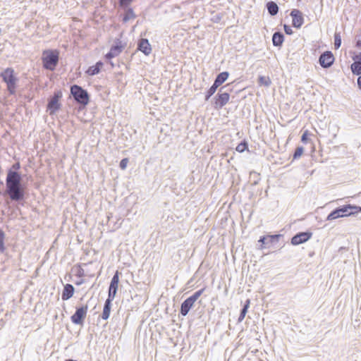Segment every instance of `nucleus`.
Masks as SVG:
<instances>
[{
  "label": "nucleus",
  "mask_w": 361,
  "mask_h": 361,
  "mask_svg": "<svg viewBox=\"0 0 361 361\" xmlns=\"http://www.w3.org/2000/svg\"><path fill=\"white\" fill-rule=\"evenodd\" d=\"M20 163L17 161L7 170L6 192L11 201L20 202L25 198L27 185L23 182V175L20 172Z\"/></svg>",
  "instance_id": "nucleus-1"
},
{
  "label": "nucleus",
  "mask_w": 361,
  "mask_h": 361,
  "mask_svg": "<svg viewBox=\"0 0 361 361\" xmlns=\"http://www.w3.org/2000/svg\"><path fill=\"white\" fill-rule=\"evenodd\" d=\"M361 212V207L346 204L333 209L327 216L326 221H332L342 217L355 216Z\"/></svg>",
  "instance_id": "nucleus-2"
},
{
  "label": "nucleus",
  "mask_w": 361,
  "mask_h": 361,
  "mask_svg": "<svg viewBox=\"0 0 361 361\" xmlns=\"http://www.w3.org/2000/svg\"><path fill=\"white\" fill-rule=\"evenodd\" d=\"M60 51L57 49H47L42 51L41 61L44 70L54 71L59 65Z\"/></svg>",
  "instance_id": "nucleus-3"
},
{
  "label": "nucleus",
  "mask_w": 361,
  "mask_h": 361,
  "mask_svg": "<svg viewBox=\"0 0 361 361\" xmlns=\"http://www.w3.org/2000/svg\"><path fill=\"white\" fill-rule=\"evenodd\" d=\"M0 77L2 81L6 83L9 94L14 95L16 92V87L19 81L14 69L11 67L4 69L0 73Z\"/></svg>",
  "instance_id": "nucleus-4"
},
{
  "label": "nucleus",
  "mask_w": 361,
  "mask_h": 361,
  "mask_svg": "<svg viewBox=\"0 0 361 361\" xmlns=\"http://www.w3.org/2000/svg\"><path fill=\"white\" fill-rule=\"evenodd\" d=\"M70 95L74 102L82 108H85L90 102V94L80 85H72L70 88Z\"/></svg>",
  "instance_id": "nucleus-5"
},
{
  "label": "nucleus",
  "mask_w": 361,
  "mask_h": 361,
  "mask_svg": "<svg viewBox=\"0 0 361 361\" xmlns=\"http://www.w3.org/2000/svg\"><path fill=\"white\" fill-rule=\"evenodd\" d=\"M229 86L230 84H227L221 87L217 94L214 97L212 102L215 109L219 110L222 109L228 102L230 99L228 90L231 91V89L229 88L227 91L224 92L223 90L228 87Z\"/></svg>",
  "instance_id": "nucleus-6"
},
{
  "label": "nucleus",
  "mask_w": 361,
  "mask_h": 361,
  "mask_svg": "<svg viewBox=\"0 0 361 361\" xmlns=\"http://www.w3.org/2000/svg\"><path fill=\"white\" fill-rule=\"evenodd\" d=\"M62 91L59 90H56L53 95L48 98L47 104V111L49 112V115H54L61 109L62 106L61 103V99L62 98Z\"/></svg>",
  "instance_id": "nucleus-7"
},
{
  "label": "nucleus",
  "mask_w": 361,
  "mask_h": 361,
  "mask_svg": "<svg viewBox=\"0 0 361 361\" xmlns=\"http://www.w3.org/2000/svg\"><path fill=\"white\" fill-rule=\"evenodd\" d=\"M283 237L282 234H267L259 237L257 243L259 244L257 249L264 250L269 248L271 245L279 243V240Z\"/></svg>",
  "instance_id": "nucleus-8"
},
{
  "label": "nucleus",
  "mask_w": 361,
  "mask_h": 361,
  "mask_svg": "<svg viewBox=\"0 0 361 361\" xmlns=\"http://www.w3.org/2000/svg\"><path fill=\"white\" fill-rule=\"evenodd\" d=\"M88 305H81L75 307V313L71 317V320L75 325L82 326L87 316Z\"/></svg>",
  "instance_id": "nucleus-9"
},
{
  "label": "nucleus",
  "mask_w": 361,
  "mask_h": 361,
  "mask_svg": "<svg viewBox=\"0 0 361 361\" xmlns=\"http://www.w3.org/2000/svg\"><path fill=\"white\" fill-rule=\"evenodd\" d=\"M126 43L123 44L121 39L116 38L111 46L110 50L104 56L106 60H111L118 56L125 48Z\"/></svg>",
  "instance_id": "nucleus-10"
},
{
  "label": "nucleus",
  "mask_w": 361,
  "mask_h": 361,
  "mask_svg": "<svg viewBox=\"0 0 361 361\" xmlns=\"http://www.w3.org/2000/svg\"><path fill=\"white\" fill-rule=\"evenodd\" d=\"M312 232L307 230L295 233L290 239L293 245H299L308 241L312 237Z\"/></svg>",
  "instance_id": "nucleus-11"
},
{
  "label": "nucleus",
  "mask_w": 361,
  "mask_h": 361,
  "mask_svg": "<svg viewBox=\"0 0 361 361\" xmlns=\"http://www.w3.org/2000/svg\"><path fill=\"white\" fill-rule=\"evenodd\" d=\"M335 61L334 56L331 51H325L319 57L318 63L323 68H329Z\"/></svg>",
  "instance_id": "nucleus-12"
},
{
  "label": "nucleus",
  "mask_w": 361,
  "mask_h": 361,
  "mask_svg": "<svg viewBox=\"0 0 361 361\" xmlns=\"http://www.w3.org/2000/svg\"><path fill=\"white\" fill-rule=\"evenodd\" d=\"M120 274L121 273L117 270L111 278L108 290V297L115 298L118 291Z\"/></svg>",
  "instance_id": "nucleus-13"
},
{
  "label": "nucleus",
  "mask_w": 361,
  "mask_h": 361,
  "mask_svg": "<svg viewBox=\"0 0 361 361\" xmlns=\"http://www.w3.org/2000/svg\"><path fill=\"white\" fill-rule=\"evenodd\" d=\"M292 18V25L296 28L300 29L304 23L303 13L298 9H292L290 13Z\"/></svg>",
  "instance_id": "nucleus-14"
},
{
  "label": "nucleus",
  "mask_w": 361,
  "mask_h": 361,
  "mask_svg": "<svg viewBox=\"0 0 361 361\" xmlns=\"http://www.w3.org/2000/svg\"><path fill=\"white\" fill-rule=\"evenodd\" d=\"M137 49L145 56H149L152 52V46L147 38H141L139 39Z\"/></svg>",
  "instance_id": "nucleus-15"
},
{
  "label": "nucleus",
  "mask_w": 361,
  "mask_h": 361,
  "mask_svg": "<svg viewBox=\"0 0 361 361\" xmlns=\"http://www.w3.org/2000/svg\"><path fill=\"white\" fill-rule=\"evenodd\" d=\"M195 302L192 301L189 297L186 298L180 305L179 314L185 317L190 310L194 307Z\"/></svg>",
  "instance_id": "nucleus-16"
},
{
  "label": "nucleus",
  "mask_w": 361,
  "mask_h": 361,
  "mask_svg": "<svg viewBox=\"0 0 361 361\" xmlns=\"http://www.w3.org/2000/svg\"><path fill=\"white\" fill-rule=\"evenodd\" d=\"M114 300L113 298L107 297L103 307L100 317L104 320H107L109 318L111 314V310L112 306V302Z\"/></svg>",
  "instance_id": "nucleus-17"
},
{
  "label": "nucleus",
  "mask_w": 361,
  "mask_h": 361,
  "mask_svg": "<svg viewBox=\"0 0 361 361\" xmlns=\"http://www.w3.org/2000/svg\"><path fill=\"white\" fill-rule=\"evenodd\" d=\"M75 293V288L71 283L63 285V289L61 293V299L66 301L71 298Z\"/></svg>",
  "instance_id": "nucleus-18"
},
{
  "label": "nucleus",
  "mask_w": 361,
  "mask_h": 361,
  "mask_svg": "<svg viewBox=\"0 0 361 361\" xmlns=\"http://www.w3.org/2000/svg\"><path fill=\"white\" fill-rule=\"evenodd\" d=\"M271 39L273 46L280 48L283 44L285 36L282 32L276 31L273 34Z\"/></svg>",
  "instance_id": "nucleus-19"
},
{
  "label": "nucleus",
  "mask_w": 361,
  "mask_h": 361,
  "mask_svg": "<svg viewBox=\"0 0 361 361\" xmlns=\"http://www.w3.org/2000/svg\"><path fill=\"white\" fill-rule=\"evenodd\" d=\"M103 66L104 63L102 61H98L95 64L87 68L86 73L90 76L96 75L99 73Z\"/></svg>",
  "instance_id": "nucleus-20"
},
{
  "label": "nucleus",
  "mask_w": 361,
  "mask_h": 361,
  "mask_svg": "<svg viewBox=\"0 0 361 361\" xmlns=\"http://www.w3.org/2000/svg\"><path fill=\"white\" fill-rule=\"evenodd\" d=\"M266 8L267 9L268 13L271 16H275L279 11V7L277 4L274 1H269L266 3Z\"/></svg>",
  "instance_id": "nucleus-21"
},
{
  "label": "nucleus",
  "mask_w": 361,
  "mask_h": 361,
  "mask_svg": "<svg viewBox=\"0 0 361 361\" xmlns=\"http://www.w3.org/2000/svg\"><path fill=\"white\" fill-rule=\"evenodd\" d=\"M230 73L228 71H223L216 75L214 82L219 87L225 82L229 77Z\"/></svg>",
  "instance_id": "nucleus-22"
},
{
  "label": "nucleus",
  "mask_w": 361,
  "mask_h": 361,
  "mask_svg": "<svg viewBox=\"0 0 361 361\" xmlns=\"http://www.w3.org/2000/svg\"><path fill=\"white\" fill-rule=\"evenodd\" d=\"M125 13L122 17L123 23H126L128 22L130 19H134L136 18V15L134 13L133 8H124Z\"/></svg>",
  "instance_id": "nucleus-23"
},
{
  "label": "nucleus",
  "mask_w": 361,
  "mask_h": 361,
  "mask_svg": "<svg viewBox=\"0 0 361 361\" xmlns=\"http://www.w3.org/2000/svg\"><path fill=\"white\" fill-rule=\"evenodd\" d=\"M219 86L214 82L211 87L204 93V100L208 101L212 95L216 92Z\"/></svg>",
  "instance_id": "nucleus-24"
},
{
  "label": "nucleus",
  "mask_w": 361,
  "mask_h": 361,
  "mask_svg": "<svg viewBox=\"0 0 361 361\" xmlns=\"http://www.w3.org/2000/svg\"><path fill=\"white\" fill-rule=\"evenodd\" d=\"M5 236L6 234L4 231L0 228V254H5L8 256V254L6 252V247L4 243Z\"/></svg>",
  "instance_id": "nucleus-25"
},
{
  "label": "nucleus",
  "mask_w": 361,
  "mask_h": 361,
  "mask_svg": "<svg viewBox=\"0 0 361 361\" xmlns=\"http://www.w3.org/2000/svg\"><path fill=\"white\" fill-rule=\"evenodd\" d=\"M257 82L260 86L269 87L271 84V81L269 77L259 75L257 78Z\"/></svg>",
  "instance_id": "nucleus-26"
},
{
  "label": "nucleus",
  "mask_w": 361,
  "mask_h": 361,
  "mask_svg": "<svg viewBox=\"0 0 361 361\" xmlns=\"http://www.w3.org/2000/svg\"><path fill=\"white\" fill-rule=\"evenodd\" d=\"M350 70L353 75H361V63H359L355 60L350 65Z\"/></svg>",
  "instance_id": "nucleus-27"
},
{
  "label": "nucleus",
  "mask_w": 361,
  "mask_h": 361,
  "mask_svg": "<svg viewBox=\"0 0 361 361\" xmlns=\"http://www.w3.org/2000/svg\"><path fill=\"white\" fill-rule=\"evenodd\" d=\"M334 46L335 49H339L341 46V42H342L340 32H335L334 35Z\"/></svg>",
  "instance_id": "nucleus-28"
},
{
  "label": "nucleus",
  "mask_w": 361,
  "mask_h": 361,
  "mask_svg": "<svg viewBox=\"0 0 361 361\" xmlns=\"http://www.w3.org/2000/svg\"><path fill=\"white\" fill-rule=\"evenodd\" d=\"M247 149L248 142L246 140H243L235 147V150L240 153H243Z\"/></svg>",
  "instance_id": "nucleus-29"
},
{
  "label": "nucleus",
  "mask_w": 361,
  "mask_h": 361,
  "mask_svg": "<svg viewBox=\"0 0 361 361\" xmlns=\"http://www.w3.org/2000/svg\"><path fill=\"white\" fill-rule=\"evenodd\" d=\"M303 153L304 147L302 146L297 147L293 154V160L298 159L301 157Z\"/></svg>",
  "instance_id": "nucleus-30"
},
{
  "label": "nucleus",
  "mask_w": 361,
  "mask_h": 361,
  "mask_svg": "<svg viewBox=\"0 0 361 361\" xmlns=\"http://www.w3.org/2000/svg\"><path fill=\"white\" fill-rule=\"evenodd\" d=\"M205 290V288H203L202 289H200L195 292L192 295H190L189 298L194 301L195 302L198 300V298L202 295Z\"/></svg>",
  "instance_id": "nucleus-31"
},
{
  "label": "nucleus",
  "mask_w": 361,
  "mask_h": 361,
  "mask_svg": "<svg viewBox=\"0 0 361 361\" xmlns=\"http://www.w3.org/2000/svg\"><path fill=\"white\" fill-rule=\"evenodd\" d=\"M121 8H131L130 6L134 0H118Z\"/></svg>",
  "instance_id": "nucleus-32"
},
{
  "label": "nucleus",
  "mask_w": 361,
  "mask_h": 361,
  "mask_svg": "<svg viewBox=\"0 0 361 361\" xmlns=\"http://www.w3.org/2000/svg\"><path fill=\"white\" fill-rule=\"evenodd\" d=\"M310 133L309 132L308 130H306L303 132L302 136H301V142H303L304 144H307L310 140Z\"/></svg>",
  "instance_id": "nucleus-33"
},
{
  "label": "nucleus",
  "mask_w": 361,
  "mask_h": 361,
  "mask_svg": "<svg viewBox=\"0 0 361 361\" xmlns=\"http://www.w3.org/2000/svg\"><path fill=\"white\" fill-rule=\"evenodd\" d=\"M129 162L128 158H123L119 163V167L121 170H125L127 167L128 163Z\"/></svg>",
  "instance_id": "nucleus-34"
},
{
  "label": "nucleus",
  "mask_w": 361,
  "mask_h": 361,
  "mask_svg": "<svg viewBox=\"0 0 361 361\" xmlns=\"http://www.w3.org/2000/svg\"><path fill=\"white\" fill-rule=\"evenodd\" d=\"M247 312V310L245 308H241V310L240 311V314H239V317H238V323L243 322V320L244 319Z\"/></svg>",
  "instance_id": "nucleus-35"
},
{
  "label": "nucleus",
  "mask_w": 361,
  "mask_h": 361,
  "mask_svg": "<svg viewBox=\"0 0 361 361\" xmlns=\"http://www.w3.org/2000/svg\"><path fill=\"white\" fill-rule=\"evenodd\" d=\"M222 18L223 15L221 13H217L212 18L211 20L213 23H219L221 20Z\"/></svg>",
  "instance_id": "nucleus-36"
},
{
  "label": "nucleus",
  "mask_w": 361,
  "mask_h": 361,
  "mask_svg": "<svg viewBox=\"0 0 361 361\" xmlns=\"http://www.w3.org/2000/svg\"><path fill=\"white\" fill-rule=\"evenodd\" d=\"M283 30H284L285 33L288 35H291L293 34V31L289 25L284 24Z\"/></svg>",
  "instance_id": "nucleus-37"
},
{
  "label": "nucleus",
  "mask_w": 361,
  "mask_h": 361,
  "mask_svg": "<svg viewBox=\"0 0 361 361\" xmlns=\"http://www.w3.org/2000/svg\"><path fill=\"white\" fill-rule=\"evenodd\" d=\"M352 59L353 60V61H355V60H356V61L357 63H361V52L353 56Z\"/></svg>",
  "instance_id": "nucleus-38"
},
{
  "label": "nucleus",
  "mask_w": 361,
  "mask_h": 361,
  "mask_svg": "<svg viewBox=\"0 0 361 361\" xmlns=\"http://www.w3.org/2000/svg\"><path fill=\"white\" fill-rule=\"evenodd\" d=\"M355 47L357 49H361V37L359 36L358 37L355 38Z\"/></svg>",
  "instance_id": "nucleus-39"
},
{
  "label": "nucleus",
  "mask_w": 361,
  "mask_h": 361,
  "mask_svg": "<svg viewBox=\"0 0 361 361\" xmlns=\"http://www.w3.org/2000/svg\"><path fill=\"white\" fill-rule=\"evenodd\" d=\"M250 300L247 299L242 308H245L247 310H248V308L250 307Z\"/></svg>",
  "instance_id": "nucleus-40"
},
{
  "label": "nucleus",
  "mask_w": 361,
  "mask_h": 361,
  "mask_svg": "<svg viewBox=\"0 0 361 361\" xmlns=\"http://www.w3.org/2000/svg\"><path fill=\"white\" fill-rule=\"evenodd\" d=\"M76 276L78 277H82L85 276L84 270L82 268H80L76 274Z\"/></svg>",
  "instance_id": "nucleus-41"
},
{
  "label": "nucleus",
  "mask_w": 361,
  "mask_h": 361,
  "mask_svg": "<svg viewBox=\"0 0 361 361\" xmlns=\"http://www.w3.org/2000/svg\"><path fill=\"white\" fill-rule=\"evenodd\" d=\"M357 76H358V78L357 79V87L360 90H361V75H357Z\"/></svg>",
  "instance_id": "nucleus-42"
},
{
  "label": "nucleus",
  "mask_w": 361,
  "mask_h": 361,
  "mask_svg": "<svg viewBox=\"0 0 361 361\" xmlns=\"http://www.w3.org/2000/svg\"><path fill=\"white\" fill-rule=\"evenodd\" d=\"M84 283L83 279H80V281H77L75 283L76 286H80Z\"/></svg>",
  "instance_id": "nucleus-43"
},
{
  "label": "nucleus",
  "mask_w": 361,
  "mask_h": 361,
  "mask_svg": "<svg viewBox=\"0 0 361 361\" xmlns=\"http://www.w3.org/2000/svg\"><path fill=\"white\" fill-rule=\"evenodd\" d=\"M109 61H110L111 66L114 67V65L113 62H111V60H109Z\"/></svg>",
  "instance_id": "nucleus-44"
},
{
  "label": "nucleus",
  "mask_w": 361,
  "mask_h": 361,
  "mask_svg": "<svg viewBox=\"0 0 361 361\" xmlns=\"http://www.w3.org/2000/svg\"><path fill=\"white\" fill-rule=\"evenodd\" d=\"M257 183H258V180H256V181H255V182H254V183H253V184H254V185H257Z\"/></svg>",
  "instance_id": "nucleus-45"
},
{
  "label": "nucleus",
  "mask_w": 361,
  "mask_h": 361,
  "mask_svg": "<svg viewBox=\"0 0 361 361\" xmlns=\"http://www.w3.org/2000/svg\"><path fill=\"white\" fill-rule=\"evenodd\" d=\"M0 184L3 185L4 184L3 181H0Z\"/></svg>",
  "instance_id": "nucleus-46"
}]
</instances>
